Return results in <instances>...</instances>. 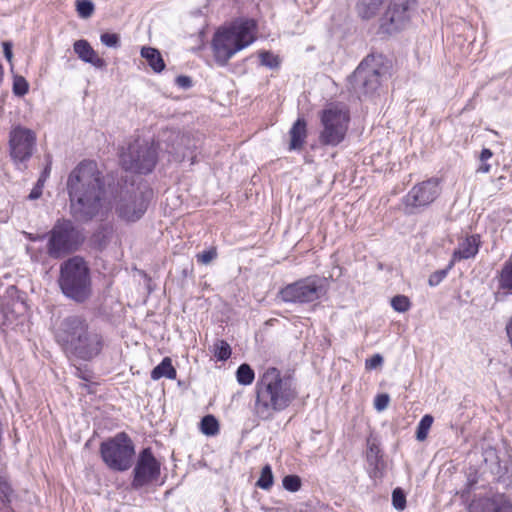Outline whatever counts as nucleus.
<instances>
[{"label": "nucleus", "mask_w": 512, "mask_h": 512, "mask_svg": "<svg viewBox=\"0 0 512 512\" xmlns=\"http://www.w3.org/2000/svg\"><path fill=\"white\" fill-rule=\"evenodd\" d=\"M94 4L90 0H77L76 11L81 18H89L94 12Z\"/></svg>", "instance_id": "obj_37"}, {"label": "nucleus", "mask_w": 512, "mask_h": 512, "mask_svg": "<svg viewBox=\"0 0 512 512\" xmlns=\"http://www.w3.org/2000/svg\"><path fill=\"white\" fill-rule=\"evenodd\" d=\"M37 137L33 130L15 125L9 132V155L18 169H25L36 149Z\"/></svg>", "instance_id": "obj_11"}, {"label": "nucleus", "mask_w": 512, "mask_h": 512, "mask_svg": "<svg viewBox=\"0 0 512 512\" xmlns=\"http://www.w3.org/2000/svg\"><path fill=\"white\" fill-rule=\"evenodd\" d=\"M149 191L131 186L121 190L115 210L119 218L126 222L138 221L146 212L149 202Z\"/></svg>", "instance_id": "obj_12"}, {"label": "nucleus", "mask_w": 512, "mask_h": 512, "mask_svg": "<svg viewBox=\"0 0 512 512\" xmlns=\"http://www.w3.org/2000/svg\"><path fill=\"white\" fill-rule=\"evenodd\" d=\"M492 156H493V152L490 149L483 148L480 153L479 158H480L481 162H485V161L489 160Z\"/></svg>", "instance_id": "obj_50"}, {"label": "nucleus", "mask_w": 512, "mask_h": 512, "mask_svg": "<svg viewBox=\"0 0 512 512\" xmlns=\"http://www.w3.org/2000/svg\"><path fill=\"white\" fill-rule=\"evenodd\" d=\"M75 376L86 381L91 382L93 379V372L88 368L87 365L76 367Z\"/></svg>", "instance_id": "obj_43"}, {"label": "nucleus", "mask_w": 512, "mask_h": 512, "mask_svg": "<svg viewBox=\"0 0 512 512\" xmlns=\"http://www.w3.org/2000/svg\"><path fill=\"white\" fill-rule=\"evenodd\" d=\"M192 272H193L192 267H185V268L182 270V275H183L184 277H188V276H191V275H192Z\"/></svg>", "instance_id": "obj_53"}, {"label": "nucleus", "mask_w": 512, "mask_h": 512, "mask_svg": "<svg viewBox=\"0 0 512 512\" xmlns=\"http://www.w3.org/2000/svg\"><path fill=\"white\" fill-rule=\"evenodd\" d=\"M99 453L110 470L125 472L132 467L135 445L126 432H119L100 443Z\"/></svg>", "instance_id": "obj_6"}, {"label": "nucleus", "mask_w": 512, "mask_h": 512, "mask_svg": "<svg viewBox=\"0 0 512 512\" xmlns=\"http://www.w3.org/2000/svg\"><path fill=\"white\" fill-rule=\"evenodd\" d=\"M236 379L240 385L248 386L255 379V372L247 363L241 364L236 370Z\"/></svg>", "instance_id": "obj_29"}, {"label": "nucleus", "mask_w": 512, "mask_h": 512, "mask_svg": "<svg viewBox=\"0 0 512 512\" xmlns=\"http://www.w3.org/2000/svg\"><path fill=\"white\" fill-rule=\"evenodd\" d=\"M260 64L270 69H276L280 65L278 56H275L269 51H262L259 53Z\"/></svg>", "instance_id": "obj_38"}, {"label": "nucleus", "mask_w": 512, "mask_h": 512, "mask_svg": "<svg viewBox=\"0 0 512 512\" xmlns=\"http://www.w3.org/2000/svg\"><path fill=\"white\" fill-rule=\"evenodd\" d=\"M374 61V56H367L349 78L351 89L359 98L373 94L380 86L381 72Z\"/></svg>", "instance_id": "obj_13"}, {"label": "nucleus", "mask_w": 512, "mask_h": 512, "mask_svg": "<svg viewBox=\"0 0 512 512\" xmlns=\"http://www.w3.org/2000/svg\"><path fill=\"white\" fill-rule=\"evenodd\" d=\"M440 194L439 181L430 178L414 185L404 196L403 204L407 213H415L433 203Z\"/></svg>", "instance_id": "obj_16"}, {"label": "nucleus", "mask_w": 512, "mask_h": 512, "mask_svg": "<svg viewBox=\"0 0 512 512\" xmlns=\"http://www.w3.org/2000/svg\"><path fill=\"white\" fill-rule=\"evenodd\" d=\"M54 339L67 357L83 361L96 358L104 347L102 334L79 314L61 319L54 329Z\"/></svg>", "instance_id": "obj_2"}, {"label": "nucleus", "mask_w": 512, "mask_h": 512, "mask_svg": "<svg viewBox=\"0 0 512 512\" xmlns=\"http://www.w3.org/2000/svg\"><path fill=\"white\" fill-rule=\"evenodd\" d=\"M457 258H452L449 263L442 269L436 270L433 272L428 279V284L431 287L438 286L448 275V272L452 269V267L455 265V260Z\"/></svg>", "instance_id": "obj_32"}, {"label": "nucleus", "mask_w": 512, "mask_h": 512, "mask_svg": "<svg viewBox=\"0 0 512 512\" xmlns=\"http://www.w3.org/2000/svg\"><path fill=\"white\" fill-rule=\"evenodd\" d=\"M417 7V0H391L380 20V30L392 34L404 29Z\"/></svg>", "instance_id": "obj_14"}, {"label": "nucleus", "mask_w": 512, "mask_h": 512, "mask_svg": "<svg viewBox=\"0 0 512 512\" xmlns=\"http://www.w3.org/2000/svg\"><path fill=\"white\" fill-rule=\"evenodd\" d=\"M11 486L7 479L0 475V512H13L10 506Z\"/></svg>", "instance_id": "obj_26"}, {"label": "nucleus", "mask_w": 512, "mask_h": 512, "mask_svg": "<svg viewBox=\"0 0 512 512\" xmlns=\"http://www.w3.org/2000/svg\"><path fill=\"white\" fill-rule=\"evenodd\" d=\"M273 483L274 476L272 468L269 464H266L261 470L260 477L258 478L256 485L263 490H269Z\"/></svg>", "instance_id": "obj_34"}, {"label": "nucleus", "mask_w": 512, "mask_h": 512, "mask_svg": "<svg viewBox=\"0 0 512 512\" xmlns=\"http://www.w3.org/2000/svg\"><path fill=\"white\" fill-rule=\"evenodd\" d=\"M116 238L112 224H103L91 236L90 244L98 251H103Z\"/></svg>", "instance_id": "obj_20"}, {"label": "nucleus", "mask_w": 512, "mask_h": 512, "mask_svg": "<svg viewBox=\"0 0 512 512\" xmlns=\"http://www.w3.org/2000/svg\"><path fill=\"white\" fill-rule=\"evenodd\" d=\"M490 169H491V165L490 164H487L485 162H483L477 169V172H480V173H488L490 172Z\"/></svg>", "instance_id": "obj_51"}, {"label": "nucleus", "mask_w": 512, "mask_h": 512, "mask_svg": "<svg viewBox=\"0 0 512 512\" xmlns=\"http://www.w3.org/2000/svg\"><path fill=\"white\" fill-rule=\"evenodd\" d=\"M163 377L170 380H174L177 377V371L172 365L170 357H164L162 361L151 371V379L159 380Z\"/></svg>", "instance_id": "obj_24"}, {"label": "nucleus", "mask_w": 512, "mask_h": 512, "mask_svg": "<svg viewBox=\"0 0 512 512\" xmlns=\"http://www.w3.org/2000/svg\"><path fill=\"white\" fill-rule=\"evenodd\" d=\"M256 30V21L247 18L236 19L219 28L212 39L216 63L225 66L237 52L251 45L256 40Z\"/></svg>", "instance_id": "obj_4"}, {"label": "nucleus", "mask_w": 512, "mask_h": 512, "mask_svg": "<svg viewBox=\"0 0 512 512\" xmlns=\"http://www.w3.org/2000/svg\"><path fill=\"white\" fill-rule=\"evenodd\" d=\"M283 488L289 492H297L300 490L302 481L298 475L289 474L282 479Z\"/></svg>", "instance_id": "obj_36"}, {"label": "nucleus", "mask_w": 512, "mask_h": 512, "mask_svg": "<svg viewBox=\"0 0 512 512\" xmlns=\"http://www.w3.org/2000/svg\"><path fill=\"white\" fill-rule=\"evenodd\" d=\"M366 461L368 463V474L370 478H382L386 470V462L383 459V451L380 441L376 436L370 435L367 438Z\"/></svg>", "instance_id": "obj_17"}, {"label": "nucleus", "mask_w": 512, "mask_h": 512, "mask_svg": "<svg viewBox=\"0 0 512 512\" xmlns=\"http://www.w3.org/2000/svg\"><path fill=\"white\" fill-rule=\"evenodd\" d=\"M84 241L82 230L71 220L59 219L48 232L47 252L49 256L71 254L78 251Z\"/></svg>", "instance_id": "obj_7"}, {"label": "nucleus", "mask_w": 512, "mask_h": 512, "mask_svg": "<svg viewBox=\"0 0 512 512\" xmlns=\"http://www.w3.org/2000/svg\"><path fill=\"white\" fill-rule=\"evenodd\" d=\"M498 283L500 289L512 293V258L504 263Z\"/></svg>", "instance_id": "obj_27"}, {"label": "nucleus", "mask_w": 512, "mask_h": 512, "mask_svg": "<svg viewBox=\"0 0 512 512\" xmlns=\"http://www.w3.org/2000/svg\"><path fill=\"white\" fill-rule=\"evenodd\" d=\"M29 89V85L25 78L17 77L13 83V92L17 96H24Z\"/></svg>", "instance_id": "obj_41"}, {"label": "nucleus", "mask_w": 512, "mask_h": 512, "mask_svg": "<svg viewBox=\"0 0 512 512\" xmlns=\"http://www.w3.org/2000/svg\"><path fill=\"white\" fill-rule=\"evenodd\" d=\"M57 283L61 293L75 303H85L92 296L91 272L84 258H67L61 263Z\"/></svg>", "instance_id": "obj_5"}, {"label": "nucleus", "mask_w": 512, "mask_h": 512, "mask_svg": "<svg viewBox=\"0 0 512 512\" xmlns=\"http://www.w3.org/2000/svg\"><path fill=\"white\" fill-rule=\"evenodd\" d=\"M3 52L5 58L11 62L13 54H12V44L10 42H3Z\"/></svg>", "instance_id": "obj_49"}, {"label": "nucleus", "mask_w": 512, "mask_h": 512, "mask_svg": "<svg viewBox=\"0 0 512 512\" xmlns=\"http://www.w3.org/2000/svg\"><path fill=\"white\" fill-rule=\"evenodd\" d=\"M161 474V464L154 456L150 447L143 448L133 469L131 486L140 489L158 480Z\"/></svg>", "instance_id": "obj_15"}, {"label": "nucleus", "mask_w": 512, "mask_h": 512, "mask_svg": "<svg viewBox=\"0 0 512 512\" xmlns=\"http://www.w3.org/2000/svg\"><path fill=\"white\" fill-rule=\"evenodd\" d=\"M51 173V160L48 161L47 165L45 166L44 170L42 171L39 179L37 180V184L44 187V183L47 180Z\"/></svg>", "instance_id": "obj_46"}, {"label": "nucleus", "mask_w": 512, "mask_h": 512, "mask_svg": "<svg viewBox=\"0 0 512 512\" xmlns=\"http://www.w3.org/2000/svg\"><path fill=\"white\" fill-rule=\"evenodd\" d=\"M73 50L79 59L85 63H89L96 68H103L106 65L105 60L97 55L87 40L80 39L75 41Z\"/></svg>", "instance_id": "obj_19"}, {"label": "nucleus", "mask_w": 512, "mask_h": 512, "mask_svg": "<svg viewBox=\"0 0 512 512\" xmlns=\"http://www.w3.org/2000/svg\"><path fill=\"white\" fill-rule=\"evenodd\" d=\"M383 356L379 353L374 354L372 357L366 359L365 368L367 370H374L383 364Z\"/></svg>", "instance_id": "obj_42"}, {"label": "nucleus", "mask_w": 512, "mask_h": 512, "mask_svg": "<svg viewBox=\"0 0 512 512\" xmlns=\"http://www.w3.org/2000/svg\"><path fill=\"white\" fill-rule=\"evenodd\" d=\"M196 256H205V257L216 256V250L210 249L208 251H202V252L197 253Z\"/></svg>", "instance_id": "obj_52"}, {"label": "nucleus", "mask_w": 512, "mask_h": 512, "mask_svg": "<svg viewBox=\"0 0 512 512\" xmlns=\"http://www.w3.org/2000/svg\"><path fill=\"white\" fill-rule=\"evenodd\" d=\"M434 418L430 414H425L419 421L417 428H416V439L418 441H424L427 436L428 432L433 424Z\"/></svg>", "instance_id": "obj_33"}, {"label": "nucleus", "mask_w": 512, "mask_h": 512, "mask_svg": "<svg viewBox=\"0 0 512 512\" xmlns=\"http://www.w3.org/2000/svg\"><path fill=\"white\" fill-rule=\"evenodd\" d=\"M100 41L103 45L110 48L120 47V37L116 33H103L100 36Z\"/></svg>", "instance_id": "obj_40"}, {"label": "nucleus", "mask_w": 512, "mask_h": 512, "mask_svg": "<svg viewBox=\"0 0 512 512\" xmlns=\"http://www.w3.org/2000/svg\"><path fill=\"white\" fill-rule=\"evenodd\" d=\"M384 0H358L356 11L361 19L369 20L377 15Z\"/></svg>", "instance_id": "obj_23"}, {"label": "nucleus", "mask_w": 512, "mask_h": 512, "mask_svg": "<svg viewBox=\"0 0 512 512\" xmlns=\"http://www.w3.org/2000/svg\"><path fill=\"white\" fill-rule=\"evenodd\" d=\"M200 430L206 436H214L219 432V422L214 415H205L200 421Z\"/></svg>", "instance_id": "obj_30"}, {"label": "nucleus", "mask_w": 512, "mask_h": 512, "mask_svg": "<svg viewBox=\"0 0 512 512\" xmlns=\"http://www.w3.org/2000/svg\"><path fill=\"white\" fill-rule=\"evenodd\" d=\"M175 84L182 89H189L192 87V79L189 76L179 75L175 79Z\"/></svg>", "instance_id": "obj_45"}, {"label": "nucleus", "mask_w": 512, "mask_h": 512, "mask_svg": "<svg viewBox=\"0 0 512 512\" xmlns=\"http://www.w3.org/2000/svg\"><path fill=\"white\" fill-rule=\"evenodd\" d=\"M139 274L145 279V281H147V282L151 281V278L148 276V274L145 271L139 270Z\"/></svg>", "instance_id": "obj_55"}, {"label": "nucleus", "mask_w": 512, "mask_h": 512, "mask_svg": "<svg viewBox=\"0 0 512 512\" xmlns=\"http://www.w3.org/2000/svg\"><path fill=\"white\" fill-rule=\"evenodd\" d=\"M213 354L218 361H227L232 354V349L227 341L217 340L213 345Z\"/></svg>", "instance_id": "obj_31"}, {"label": "nucleus", "mask_w": 512, "mask_h": 512, "mask_svg": "<svg viewBox=\"0 0 512 512\" xmlns=\"http://www.w3.org/2000/svg\"><path fill=\"white\" fill-rule=\"evenodd\" d=\"M392 505L396 510H404L406 507V495L401 488H395L392 492Z\"/></svg>", "instance_id": "obj_39"}, {"label": "nucleus", "mask_w": 512, "mask_h": 512, "mask_svg": "<svg viewBox=\"0 0 512 512\" xmlns=\"http://www.w3.org/2000/svg\"><path fill=\"white\" fill-rule=\"evenodd\" d=\"M328 290L326 277L311 275L287 284L279 291V297L285 303L307 304L320 300Z\"/></svg>", "instance_id": "obj_8"}, {"label": "nucleus", "mask_w": 512, "mask_h": 512, "mask_svg": "<svg viewBox=\"0 0 512 512\" xmlns=\"http://www.w3.org/2000/svg\"><path fill=\"white\" fill-rule=\"evenodd\" d=\"M469 512H512V503L503 494L481 497L470 504Z\"/></svg>", "instance_id": "obj_18"}, {"label": "nucleus", "mask_w": 512, "mask_h": 512, "mask_svg": "<svg viewBox=\"0 0 512 512\" xmlns=\"http://www.w3.org/2000/svg\"><path fill=\"white\" fill-rule=\"evenodd\" d=\"M141 56L147 61L148 65L155 73H160L165 69V62L158 49L142 47Z\"/></svg>", "instance_id": "obj_25"}, {"label": "nucleus", "mask_w": 512, "mask_h": 512, "mask_svg": "<svg viewBox=\"0 0 512 512\" xmlns=\"http://www.w3.org/2000/svg\"><path fill=\"white\" fill-rule=\"evenodd\" d=\"M391 307L399 313H405L411 308V301L405 295H396L391 298Z\"/></svg>", "instance_id": "obj_35"}, {"label": "nucleus", "mask_w": 512, "mask_h": 512, "mask_svg": "<svg viewBox=\"0 0 512 512\" xmlns=\"http://www.w3.org/2000/svg\"><path fill=\"white\" fill-rule=\"evenodd\" d=\"M198 261L204 265L209 264L214 258H197Z\"/></svg>", "instance_id": "obj_54"}, {"label": "nucleus", "mask_w": 512, "mask_h": 512, "mask_svg": "<svg viewBox=\"0 0 512 512\" xmlns=\"http://www.w3.org/2000/svg\"><path fill=\"white\" fill-rule=\"evenodd\" d=\"M157 160L158 154L155 146L139 139L130 143L127 151L121 155L123 168L138 174L151 173Z\"/></svg>", "instance_id": "obj_9"}, {"label": "nucleus", "mask_w": 512, "mask_h": 512, "mask_svg": "<svg viewBox=\"0 0 512 512\" xmlns=\"http://www.w3.org/2000/svg\"><path fill=\"white\" fill-rule=\"evenodd\" d=\"M480 244V236L477 234L462 238L452 256H476Z\"/></svg>", "instance_id": "obj_21"}, {"label": "nucleus", "mask_w": 512, "mask_h": 512, "mask_svg": "<svg viewBox=\"0 0 512 512\" xmlns=\"http://www.w3.org/2000/svg\"><path fill=\"white\" fill-rule=\"evenodd\" d=\"M390 397L386 393L378 394L374 399V407L377 411L384 410L389 404Z\"/></svg>", "instance_id": "obj_44"}, {"label": "nucleus", "mask_w": 512, "mask_h": 512, "mask_svg": "<svg viewBox=\"0 0 512 512\" xmlns=\"http://www.w3.org/2000/svg\"><path fill=\"white\" fill-rule=\"evenodd\" d=\"M25 235L32 242L44 241L45 239H48V233H45V234H32V233L25 232Z\"/></svg>", "instance_id": "obj_48"}, {"label": "nucleus", "mask_w": 512, "mask_h": 512, "mask_svg": "<svg viewBox=\"0 0 512 512\" xmlns=\"http://www.w3.org/2000/svg\"><path fill=\"white\" fill-rule=\"evenodd\" d=\"M3 77H4V70H3L2 65L0 64V85L3 82Z\"/></svg>", "instance_id": "obj_56"}, {"label": "nucleus", "mask_w": 512, "mask_h": 512, "mask_svg": "<svg viewBox=\"0 0 512 512\" xmlns=\"http://www.w3.org/2000/svg\"><path fill=\"white\" fill-rule=\"evenodd\" d=\"M378 268L382 269L383 268V264L382 263H378Z\"/></svg>", "instance_id": "obj_57"}, {"label": "nucleus", "mask_w": 512, "mask_h": 512, "mask_svg": "<svg viewBox=\"0 0 512 512\" xmlns=\"http://www.w3.org/2000/svg\"><path fill=\"white\" fill-rule=\"evenodd\" d=\"M43 186L36 183V185L31 190L30 194L28 195V198L30 200H36L41 197L42 195Z\"/></svg>", "instance_id": "obj_47"}, {"label": "nucleus", "mask_w": 512, "mask_h": 512, "mask_svg": "<svg viewBox=\"0 0 512 512\" xmlns=\"http://www.w3.org/2000/svg\"><path fill=\"white\" fill-rule=\"evenodd\" d=\"M67 191L71 215L76 221L87 223L103 218L111 210L105 177L94 161L84 160L71 171Z\"/></svg>", "instance_id": "obj_1"}, {"label": "nucleus", "mask_w": 512, "mask_h": 512, "mask_svg": "<svg viewBox=\"0 0 512 512\" xmlns=\"http://www.w3.org/2000/svg\"><path fill=\"white\" fill-rule=\"evenodd\" d=\"M307 124L303 118H298L291 127L290 134V150H300L307 137Z\"/></svg>", "instance_id": "obj_22"}, {"label": "nucleus", "mask_w": 512, "mask_h": 512, "mask_svg": "<svg viewBox=\"0 0 512 512\" xmlns=\"http://www.w3.org/2000/svg\"><path fill=\"white\" fill-rule=\"evenodd\" d=\"M493 472L497 476L499 482L507 484L512 482V462L510 460H498Z\"/></svg>", "instance_id": "obj_28"}, {"label": "nucleus", "mask_w": 512, "mask_h": 512, "mask_svg": "<svg viewBox=\"0 0 512 512\" xmlns=\"http://www.w3.org/2000/svg\"><path fill=\"white\" fill-rule=\"evenodd\" d=\"M350 117L347 111L338 107H329L322 111L321 124L323 126L319 135L322 145L337 146L345 138Z\"/></svg>", "instance_id": "obj_10"}, {"label": "nucleus", "mask_w": 512, "mask_h": 512, "mask_svg": "<svg viewBox=\"0 0 512 512\" xmlns=\"http://www.w3.org/2000/svg\"><path fill=\"white\" fill-rule=\"evenodd\" d=\"M297 396L291 377L276 367H268L259 374L255 384L254 413L262 420L272 419L284 411Z\"/></svg>", "instance_id": "obj_3"}]
</instances>
